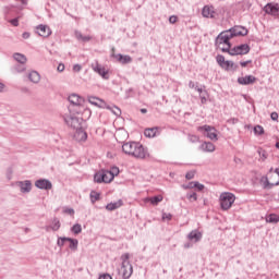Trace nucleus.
Listing matches in <instances>:
<instances>
[{"mask_svg": "<svg viewBox=\"0 0 279 279\" xmlns=\"http://www.w3.org/2000/svg\"><path fill=\"white\" fill-rule=\"evenodd\" d=\"M123 154L126 156H132L133 158H137L140 160H145V158H149V151L147 148L143 146L138 142H126L122 145Z\"/></svg>", "mask_w": 279, "mask_h": 279, "instance_id": "nucleus-1", "label": "nucleus"}, {"mask_svg": "<svg viewBox=\"0 0 279 279\" xmlns=\"http://www.w3.org/2000/svg\"><path fill=\"white\" fill-rule=\"evenodd\" d=\"M68 101L70 102V106L68 107L69 112H74L76 114H82V112H84V98L80 95L71 94L68 97Z\"/></svg>", "mask_w": 279, "mask_h": 279, "instance_id": "nucleus-2", "label": "nucleus"}, {"mask_svg": "<svg viewBox=\"0 0 279 279\" xmlns=\"http://www.w3.org/2000/svg\"><path fill=\"white\" fill-rule=\"evenodd\" d=\"M75 114H76L75 112L69 111V113H65L63 116V121L69 128H72L73 130H80L81 128H84L86 122L84 121V119Z\"/></svg>", "mask_w": 279, "mask_h": 279, "instance_id": "nucleus-3", "label": "nucleus"}, {"mask_svg": "<svg viewBox=\"0 0 279 279\" xmlns=\"http://www.w3.org/2000/svg\"><path fill=\"white\" fill-rule=\"evenodd\" d=\"M121 268L119 269V274H121L123 279L132 278V274H134V268L130 263V254L125 253L121 256Z\"/></svg>", "mask_w": 279, "mask_h": 279, "instance_id": "nucleus-4", "label": "nucleus"}, {"mask_svg": "<svg viewBox=\"0 0 279 279\" xmlns=\"http://www.w3.org/2000/svg\"><path fill=\"white\" fill-rule=\"evenodd\" d=\"M114 180V175L110 170H100L94 174V182L97 184H110Z\"/></svg>", "mask_w": 279, "mask_h": 279, "instance_id": "nucleus-5", "label": "nucleus"}, {"mask_svg": "<svg viewBox=\"0 0 279 279\" xmlns=\"http://www.w3.org/2000/svg\"><path fill=\"white\" fill-rule=\"evenodd\" d=\"M236 201V196L233 193L225 192L220 194V208L222 210H230L232 204Z\"/></svg>", "mask_w": 279, "mask_h": 279, "instance_id": "nucleus-6", "label": "nucleus"}, {"mask_svg": "<svg viewBox=\"0 0 279 279\" xmlns=\"http://www.w3.org/2000/svg\"><path fill=\"white\" fill-rule=\"evenodd\" d=\"M250 51H252V48L247 44L234 46L230 50L223 49V53H229V56H247Z\"/></svg>", "mask_w": 279, "mask_h": 279, "instance_id": "nucleus-7", "label": "nucleus"}, {"mask_svg": "<svg viewBox=\"0 0 279 279\" xmlns=\"http://www.w3.org/2000/svg\"><path fill=\"white\" fill-rule=\"evenodd\" d=\"M216 62L221 69H225V71H236V69H239V65H236L234 61H226L223 54H217Z\"/></svg>", "mask_w": 279, "mask_h": 279, "instance_id": "nucleus-8", "label": "nucleus"}, {"mask_svg": "<svg viewBox=\"0 0 279 279\" xmlns=\"http://www.w3.org/2000/svg\"><path fill=\"white\" fill-rule=\"evenodd\" d=\"M215 47L217 49H220V51H222V53H223V49H228V51H230V49L232 47V43L229 41L228 37H225V35L222 33H220L216 37Z\"/></svg>", "mask_w": 279, "mask_h": 279, "instance_id": "nucleus-9", "label": "nucleus"}, {"mask_svg": "<svg viewBox=\"0 0 279 279\" xmlns=\"http://www.w3.org/2000/svg\"><path fill=\"white\" fill-rule=\"evenodd\" d=\"M198 132H205L204 135L207 136V138H209L210 141H218L217 129H215L214 126L205 124L198 128Z\"/></svg>", "mask_w": 279, "mask_h": 279, "instance_id": "nucleus-10", "label": "nucleus"}, {"mask_svg": "<svg viewBox=\"0 0 279 279\" xmlns=\"http://www.w3.org/2000/svg\"><path fill=\"white\" fill-rule=\"evenodd\" d=\"M92 69L95 73H98V75H100L102 80H110V75H108V70H106V68H104L98 62L92 63Z\"/></svg>", "mask_w": 279, "mask_h": 279, "instance_id": "nucleus-11", "label": "nucleus"}, {"mask_svg": "<svg viewBox=\"0 0 279 279\" xmlns=\"http://www.w3.org/2000/svg\"><path fill=\"white\" fill-rule=\"evenodd\" d=\"M36 189H40V191H51L53 189V184L48 179H38L35 181Z\"/></svg>", "mask_w": 279, "mask_h": 279, "instance_id": "nucleus-12", "label": "nucleus"}, {"mask_svg": "<svg viewBox=\"0 0 279 279\" xmlns=\"http://www.w3.org/2000/svg\"><path fill=\"white\" fill-rule=\"evenodd\" d=\"M88 101H89V104H92V106H96L97 108L110 110V106L108 104H106V101H104L102 99H99L95 96L88 97Z\"/></svg>", "mask_w": 279, "mask_h": 279, "instance_id": "nucleus-13", "label": "nucleus"}, {"mask_svg": "<svg viewBox=\"0 0 279 279\" xmlns=\"http://www.w3.org/2000/svg\"><path fill=\"white\" fill-rule=\"evenodd\" d=\"M202 15L204 19H217V11L213 5H205L202 10Z\"/></svg>", "mask_w": 279, "mask_h": 279, "instance_id": "nucleus-14", "label": "nucleus"}, {"mask_svg": "<svg viewBox=\"0 0 279 279\" xmlns=\"http://www.w3.org/2000/svg\"><path fill=\"white\" fill-rule=\"evenodd\" d=\"M264 11L266 14H270L271 16H279V4L278 3H267L264 7Z\"/></svg>", "mask_w": 279, "mask_h": 279, "instance_id": "nucleus-15", "label": "nucleus"}, {"mask_svg": "<svg viewBox=\"0 0 279 279\" xmlns=\"http://www.w3.org/2000/svg\"><path fill=\"white\" fill-rule=\"evenodd\" d=\"M36 34H38V36H41L43 38H49V35L51 34V28H49V26L47 25L39 24L38 26H36Z\"/></svg>", "mask_w": 279, "mask_h": 279, "instance_id": "nucleus-16", "label": "nucleus"}, {"mask_svg": "<svg viewBox=\"0 0 279 279\" xmlns=\"http://www.w3.org/2000/svg\"><path fill=\"white\" fill-rule=\"evenodd\" d=\"M74 138L78 143H85V141H87L88 133H86V131H84V126L81 129H76V132L74 133Z\"/></svg>", "mask_w": 279, "mask_h": 279, "instance_id": "nucleus-17", "label": "nucleus"}, {"mask_svg": "<svg viewBox=\"0 0 279 279\" xmlns=\"http://www.w3.org/2000/svg\"><path fill=\"white\" fill-rule=\"evenodd\" d=\"M256 82V76L254 75H246L238 77V84L241 86H250V84H254Z\"/></svg>", "mask_w": 279, "mask_h": 279, "instance_id": "nucleus-18", "label": "nucleus"}, {"mask_svg": "<svg viewBox=\"0 0 279 279\" xmlns=\"http://www.w3.org/2000/svg\"><path fill=\"white\" fill-rule=\"evenodd\" d=\"M19 186L21 193H31L32 192V181L25 180V181H19L16 183Z\"/></svg>", "mask_w": 279, "mask_h": 279, "instance_id": "nucleus-19", "label": "nucleus"}, {"mask_svg": "<svg viewBox=\"0 0 279 279\" xmlns=\"http://www.w3.org/2000/svg\"><path fill=\"white\" fill-rule=\"evenodd\" d=\"M230 32H232L233 36L236 38V36H247L248 31L244 26L235 25L230 28Z\"/></svg>", "mask_w": 279, "mask_h": 279, "instance_id": "nucleus-20", "label": "nucleus"}, {"mask_svg": "<svg viewBox=\"0 0 279 279\" xmlns=\"http://www.w3.org/2000/svg\"><path fill=\"white\" fill-rule=\"evenodd\" d=\"M187 239L193 243H199L202 241V232L199 230H193L187 234Z\"/></svg>", "mask_w": 279, "mask_h": 279, "instance_id": "nucleus-21", "label": "nucleus"}, {"mask_svg": "<svg viewBox=\"0 0 279 279\" xmlns=\"http://www.w3.org/2000/svg\"><path fill=\"white\" fill-rule=\"evenodd\" d=\"M114 58L120 62V64H132V57L130 54L118 53Z\"/></svg>", "mask_w": 279, "mask_h": 279, "instance_id": "nucleus-22", "label": "nucleus"}, {"mask_svg": "<svg viewBox=\"0 0 279 279\" xmlns=\"http://www.w3.org/2000/svg\"><path fill=\"white\" fill-rule=\"evenodd\" d=\"M13 60L15 62H19V64H26L27 63V57L21 52L13 53Z\"/></svg>", "mask_w": 279, "mask_h": 279, "instance_id": "nucleus-23", "label": "nucleus"}, {"mask_svg": "<svg viewBox=\"0 0 279 279\" xmlns=\"http://www.w3.org/2000/svg\"><path fill=\"white\" fill-rule=\"evenodd\" d=\"M158 130H159L158 126H154V128H150V129H145L144 136H146V138H154V137H156V134H157Z\"/></svg>", "mask_w": 279, "mask_h": 279, "instance_id": "nucleus-24", "label": "nucleus"}, {"mask_svg": "<svg viewBox=\"0 0 279 279\" xmlns=\"http://www.w3.org/2000/svg\"><path fill=\"white\" fill-rule=\"evenodd\" d=\"M121 206H123V201L119 199L114 203L107 204L106 209L112 211V210H117V208H121Z\"/></svg>", "mask_w": 279, "mask_h": 279, "instance_id": "nucleus-25", "label": "nucleus"}, {"mask_svg": "<svg viewBox=\"0 0 279 279\" xmlns=\"http://www.w3.org/2000/svg\"><path fill=\"white\" fill-rule=\"evenodd\" d=\"M29 82H33V84H38L40 82V74L36 71H32L28 74Z\"/></svg>", "mask_w": 279, "mask_h": 279, "instance_id": "nucleus-26", "label": "nucleus"}, {"mask_svg": "<svg viewBox=\"0 0 279 279\" xmlns=\"http://www.w3.org/2000/svg\"><path fill=\"white\" fill-rule=\"evenodd\" d=\"M262 183L264 189H274V186H279L278 182L271 183L267 177L262 178Z\"/></svg>", "mask_w": 279, "mask_h": 279, "instance_id": "nucleus-27", "label": "nucleus"}, {"mask_svg": "<svg viewBox=\"0 0 279 279\" xmlns=\"http://www.w3.org/2000/svg\"><path fill=\"white\" fill-rule=\"evenodd\" d=\"M69 248L72 252H77V245H80V241L77 239L68 238Z\"/></svg>", "mask_w": 279, "mask_h": 279, "instance_id": "nucleus-28", "label": "nucleus"}, {"mask_svg": "<svg viewBox=\"0 0 279 279\" xmlns=\"http://www.w3.org/2000/svg\"><path fill=\"white\" fill-rule=\"evenodd\" d=\"M201 149H203V151H215V144L211 142H204L201 145Z\"/></svg>", "mask_w": 279, "mask_h": 279, "instance_id": "nucleus-29", "label": "nucleus"}, {"mask_svg": "<svg viewBox=\"0 0 279 279\" xmlns=\"http://www.w3.org/2000/svg\"><path fill=\"white\" fill-rule=\"evenodd\" d=\"M60 219L53 218L52 223L50 225L52 232H58V230H60Z\"/></svg>", "mask_w": 279, "mask_h": 279, "instance_id": "nucleus-30", "label": "nucleus"}, {"mask_svg": "<svg viewBox=\"0 0 279 279\" xmlns=\"http://www.w3.org/2000/svg\"><path fill=\"white\" fill-rule=\"evenodd\" d=\"M92 204H95V202H99L101 194L99 192L92 191L89 194Z\"/></svg>", "mask_w": 279, "mask_h": 279, "instance_id": "nucleus-31", "label": "nucleus"}, {"mask_svg": "<svg viewBox=\"0 0 279 279\" xmlns=\"http://www.w3.org/2000/svg\"><path fill=\"white\" fill-rule=\"evenodd\" d=\"M266 221L268 223H278L279 222V216L276 214H270L267 218Z\"/></svg>", "mask_w": 279, "mask_h": 279, "instance_id": "nucleus-32", "label": "nucleus"}, {"mask_svg": "<svg viewBox=\"0 0 279 279\" xmlns=\"http://www.w3.org/2000/svg\"><path fill=\"white\" fill-rule=\"evenodd\" d=\"M25 69V64L20 63L13 66L12 73H24Z\"/></svg>", "mask_w": 279, "mask_h": 279, "instance_id": "nucleus-33", "label": "nucleus"}, {"mask_svg": "<svg viewBox=\"0 0 279 279\" xmlns=\"http://www.w3.org/2000/svg\"><path fill=\"white\" fill-rule=\"evenodd\" d=\"M68 241H69V238L59 236L58 240H57L58 247H60V248L64 247V243H66Z\"/></svg>", "mask_w": 279, "mask_h": 279, "instance_id": "nucleus-34", "label": "nucleus"}, {"mask_svg": "<svg viewBox=\"0 0 279 279\" xmlns=\"http://www.w3.org/2000/svg\"><path fill=\"white\" fill-rule=\"evenodd\" d=\"M160 202H162V196H160V195L150 197V204L153 206H158V204H160Z\"/></svg>", "mask_w": 279, "mask_h": 279, "instance_id": "nucleus-35", "label": "nucleus"}, {"mask_svg": "<svg viewBox=\"0 0 279 279\" xmlns=\"http://www.w3.org/2000/svg\"><path fill=\"white\" fill-rule=\"evenodd\" d=\"M71 232H73V234H81V233H82V225L75 223V225L71 228Z\"/></svg>", "mask_w": 279, "mask_h": 279, "instance_id": "nucleus-36", "label": "nucleus"}, {"mask_svg": "<svg viewBox=\"0 0 279 279\" xmlns=\"http://www.w3.org/2000/svg\"><path fill=\"white\" fill-rule=\"evenodd\" d=\"M254 134L257 136H263V134H265V129L262 125H256L254 128Z\"/></svg>", "mask_w": 279, "mask_h": 279, "instance_id": "nucleus-37", "label": "nucleus"}, {"mask_svg": "<svg viewBox=\"0 0 279 279\" xmlns=\"http://www.w3.org/2000/svg\"><path fill=\"white\" fill-rule=\"evenodd\" d=\"M221 34H223L225 38H227V40H232V38L234 37V34L232 32H230V28L228 31L221 32Z\"/></svg>", "mask_w": 279, "mask_h": 279, "instance_id": "nucleus-38", "label": "nucleus"}, {"mask_svg": "<svg viewBox=\"0 0 279 279\" xmlns=\"http://www.w3.org/2000/svg\"><path fill=\"white\" fill-rule=\"evenodd\" d=\"M109 110H111V112H112L116 117H121V109H120L119 107L113 106V108L110 107Z\"/></svg>", "mask_w": 279, "mask_h": 279, "instance_id": "nucleus-39", "label": "nucleus"}, {"mask_svg": "<svg viewBox=\"0 0 279 279\" xmlns=\"http://www.w3.org/2000/svg\"><path fill=\"white\" fill-rule=\"evenodd\" d=\"M208 92L204 90L203 94L199 95V98H201V104H206V101H208Z\"/></svg>", "mask_w": 279, "mask_h": 279, "instance_id": "nucleus-40", "label": "nucleus"}, {"mask_svg": "<svg viewBox=\"0 0 279 279\" xmlns=\"http://www.w3.org/2000/svg\"><path fill=\"white\" fill-rule=\"evenodd\" d=\"M186 197L190 199V202H197V193H187Z\"/></svg>", "mask_w": 279, "mask_h": 279, "instance_id": "nucleus-41", "label": "nucleus"}, {"mask_svg": "<svg viewBox=\"0 0 279 279\" xmlns=\"http://www.w3.org/2000/svg\"><path fill=\"white\" fill-rule=\"evenodd\" d=\"M258 154H259V157L262 158L263 161L267 160L268 155H267L266 150L259 149Z\"/></svg>", "mask_w": 279, "mask_h": 279, "instance_id": "nucleus-42", "label": "nucleus"}, {"mask_svg": "<svg viewBox=\"0 0 279 279\" xmlns=\"http://www.w3.org/2000/svg\"><path fill=\"white\" fill-rule=\"evenodd\" d=\"M183 186V189L186 191V190H189V189H195V181H192V182H190L189 184H186V185H182Z\"/></svg>", "mask_w": 279, "mask_h": 279, "instance_id": "nucleus-43", "label": "nucleus"}, {"mask_svg": "<svg viewBox=\"0 0 279 279\" xmlns=\"http://www.w3.org/2000/svg\"><path fill=\"white\" fill-rule=\"evenodd\" d=\"M63 213H64L65 215H71V216H73V215H75V209H73V208H65V209H63Z\"/></svg>", "mask_w": 279, "mask_h": 279, "instance_id": "nucleus-44", "label": "nucleus"}, {"mask_svg": "<svg viewBox=\"0 0 279 279\" xmlns=\"http://www.w3.org/2000/svg\"><path fill=\"white\" fill-rule=\"evenodd\" d=\"M169 23H170L171 25H175V23H178V16L171 15V16L169 17Z\"/></svg>", "mask_w": 279, "mask_h": 279, "instance_id": "nucleus-45", "label": "nucleus"}, {"mask_svg": "<svg viewBox=\"0 0 279 279\" xmlns=\"http://www.w3.org/2000/svg\"><path fill=\"white\" fill-rule=\"evenodd\" d=\"M186 180H193L195 178V171H190L185 174Z\"/></svg>", "mask_w": 279, "mask_h": 279, "instance_id": "nucleus-46", "label": "nucleus"}, {"mask_svg": "<svg viewBox=\"0 0 279 279\" xmlns=\"http://www.w3.org/2000/svg\"><path fill=\"white\" fill-rule=\"evenodd\" d=\"M9 23H11V25H13V27H19V17L10 20Z\"/></svg>", "mask_w": 279, "mask_h": 279, "instance_id": "nucleus-47", "label": "nucleus"}, {"mask_svg": "<svg viewBox=\"0 0 279 279\" xmlns=\"http://www.w3.org/2000/svg\"><path fill=\"white\" fill-rule=\"evenodd\" d=\"M172 217H173V216H172L171 214H167V213H163V214H162V219H163V220L167 219V221H171Z\"/></svg>", "mask_w": 279, "mask_h": 279, "instance_id": "nucleus-48", "label": "nucleus"}, {"mask_svg": "<svg viewBox=\"0 0 279 279\" xmlns=\"http://www.w3.org/2000/svg\"><path fill=\"white\" fill-rule=\"evenodd\" d=\"M73 71H74V73H80V71H82V65H80L78 63L74 64Z\"/></svg>", "mask_w": 279, "mask_h": 279, "instance_id": "nucleus-49", "label": "nucleus"}, {"mask_svg": "<svg viewBox=\"0 0 279 279\" xmlns=\"http://www.w3.org/2000/svg\"><path fill=\"white\" fill-rule=\"evenodd\" d=\"M194 189H197L198 191H204V184H202V183L195 181V186H194Z\"/></svg>", "mask_w": 279, "mask_h": 279, "instance_id": "nucleus-50", "label": "nucleus"}, {"mask_svg": "<svg viewBox=\"0 0 279 279\" xmlns=\"http://www.w3.org/2000/svg\"><path fill=\"white\" fill-rule=\"evenodd\" d=\"M110 171V173L113 175V178L116 177V175H119V169L117 168V167H113L111 170H109Z\"/></svg>", "mask_w": 279, "mask_h": 279, "instance_id": "nucleus-51", "label": "nucleus"}, {"mask_svg": "<svg viewBox=\"0 0 279 279\" xmlns=\"http://www.w3.org/2000/svg\"><path fill=\"white\" fill-rule=\"evenodd\" d=\"M74 35H75V38H76L77 40H82V38H83V36H84V35H82V32H80V31H75Z\"/></svg>", "mask_w": 279, "mask_h": 279, "instance_id": "nucleus-52", "label": "nucleus"}, {"mask_svg": "<svg viewBox=\"0 0 279 279\" xmlns=\"http://www.w3.org/2000/svg\"><path fill=\"white\" fill-rule=\"evenodd\" d=\"M247 64H252V60H246V61H240V65L245 68Z\"/></svg>", "mask_w": 279, "mask_h": 279, "instance_id": "nucleus-53", "label": "nucleus"}, {"mask_svg": "<svg viewBox=\"0 0 279 279\" xmlns=\"http://www.w3.org/2000/svg\"><path fill=\"white\" fill-rule=\"evenodd\" d=\"M64 69H65L64 63H59V65L57 68L58 72L62 73V72H64Z\"/></svg>", "mask_w": 279, "mask_h": 279, "instance_id": "nucleus-54", "label": "nucleus"}, {"mask_svg": "<svg viewBox=\"0 0 279 279\" xmlns=\"http://www.w3.org/2000/svg\"><path fill=\"white\" fill-rule=\"evenodd\" d=\"M228 123H232V125H236V123H239V119L238 118H231L228 120Z\"/></svg>", "mask_w": 279, "mask_h": 279, "instance_id": "nucleus-55", "label": "nucleus"}, {"mask_svg": "<svg viewBox=\"0 0 279 279\" xmlns=\"http://www.w3.org/2000/svg\"><path fill=\"white\" fill-rule=\"evenodd\" d=\"M270 119H271L272 121H278V112H272V113L270 114Z\"/></svg>", "mask_w": 279, "mask_h": 279, "instance_id": "nucleus-56", "label": "nucleus"}, {"mask_svg": "<svg viewBox=\"0 0 279 279\" xmlns=\"http://www.w3.org/2000/svg\"><path fill=\"white\" fill-rule=\"evenodd\" d=\"M99 279H112V277L108 274H104L99 277Z\"/></svg>", "mask_w": 279, "mask_h": 279, "instance_id": "nucleus-57", "label": "nucleus"}, {"mask_svg": "<svg viewBox=\"0 0 279 279\" xmlns=\"http://www.w3.org/2000/svg\"><path fill=\"white\" fill-rule=\"evenodd\" d=\"M82 43H88L90 40V36H84L82 37Z\"/></svg>", "mask_w": 279, "mask_h": 279, "instance_id": "nucleus-58", "label": "nucleus"}, {"mask_svg": "<svg viewBox=\"0 0 279 279\" xmlns=\"http://www.w3.org/2000/svg\"><path fill=\"white\" fill-rule=\"evenodd\" d=\"M190 142H191V143H197V136L191 135V136H190Z\"/></svg>", "mask_w": 279, "mask_h": 279, "instance_id": "nucleus-59", "label": "nucleus"}, {"mask_svg": "<svg viewBox=\"0 0 279 279\" xmlns=\"http://www.w3.org/2000/svg\"><path fill=\"white\" fill-rule=\"evenodd\" d=\"M31 34L25 32L22 34V37L24 38V40H27V38H29Z\"/></svg>", "mask_w": 279, "mask_h": 279, "instance_id": "nucleus-60", "label": "nucleus"}, {"mask_svg": "<svg viewBox=\"0 0 279 279\" xmlns=\"http://www.w3.org/2000/svg\"><path fill=\"white\" fill-rule=\"evenodd\" d=\"M195 90H197V93H199V95H204V89H202V87L196 86Z\"/></svg>", "mask_w": 279, "mask_h": 279, "instance_id": "nucleus-61", "label": "nucleus"}, {"mask_svg": "<svg viewBox=\"0 0 279 279\" xmlns=\"http://www.w3.org/2000/svg\"><path fill=\"white\" fill-rule=\"evenodd\" d=\"M189 87L190 88H197V86H195V83L193 81H190Z\"/></svg>", "mask_w": 279, "mask_h": 279, "instance_id": "nucleus-62", "label": "nucleus"}, {"mask_svg": "<svg viewBox=\"0 0 279 279\" xmlns=\"http://www.w3.org/2000/svg\"><path fill=\"white\" fill-rule=\"evenodd\" d=\"M5 88V85L0 82V93H3V89Z\"/></svg>", "mask_w": 279, "mask_h": 279, "instance_id": "nucleus-63", "label": "nucleus"}, {"mask_svg": "<svg viewBox=\"0 0 279 279\" xmlns=\"http://www.w3.org/2000/svg\"><path fill=\"white\" fill-rule=\"evenodd\" d=\"M45 230H46V232H50V230H51V225L46 226V227H45Z\"/></svg>", "mask_w": 279, "mask_h": 279, "instance_id": "nucleus-64", "label": "nucleus"}]
</instances>
